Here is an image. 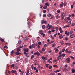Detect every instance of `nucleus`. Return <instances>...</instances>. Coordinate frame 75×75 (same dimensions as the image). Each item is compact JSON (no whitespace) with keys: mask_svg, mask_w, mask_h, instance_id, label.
Segmentation results:
<instances>
[{"mask_svg":"<svg viewBox=\"0 0 75 75\" xmlns=\"http://www.w3.org/2000/svg\"><path fill=\"white\" fill-rule=\"evenodd\" d=\"M61 16L62 18V19H61V20H64V17L65 16V14L64 13H61Z\"/></svg>","mask_w":75,"mask_h":75,"instance_id":"obj_1","label":"nucleus"},{"mask_svg":"<svg viewBox=\"0 0 75 75\" xmlns=\"http://www.w3.org/2000/svg\"><path fill=\"white\" fill-rule=\"evenodd\" d=\"M33 54L34 55H36L38 56H39V55H40V53L38 51L34 53Z\"/></svg>","mask_w":75,"mask_h":75,"instance_id":"obj_2","label":"nucleus"},{"mask_svg":"<svg viewBox=\"0 0 75 75\" xmlns=\"http://www.w3.org/2000/svg\"><path fill=\"white\" fill-rule=\"evenodd\" d=\"M66 61H67L68 63H69V62H71V59L69 58L68 57L66 59Z\"/></svg>","mask_w":75,"mask_h":75,"instance_id":"obj_3","label":"nucleus"},{"mask_svg":"<svg viewBox=\"0 0 75 75\" xmlns=\"http://www.w3.org/2000/svg\"><path fill=\"white\" fill-rule=\"evenodd\" d=\"M23 51L24 52H28V49L24 48L23 49Z\"/></svg>","mask_w":75,"mask_h":75,"instance_id":"obj_4","label":"nucleus"},{"mask_svg":"<svg viewBox=\"0 0 75 75\" xmlns=\"http://www.w3.org/2000/svg\"><path fill=\"white\" fill-rule=\"evenodd\" d=\"M62 70L64 72H67V71H68V70L65 68H63Z\"/></svg>","mask_w":75,"mask_h":75,"instance_id":"obj_5","label":"nucleus"},{"mask_svg":"<svg viewBox=\"0 0 75 75\" xmlns=\"http://www.w3.org/2000/svg\"><path fill=\"white\" fill-rule=\"evenodd\" d=\"M15 54H16V55H19L21 54V53L18 52H16L15 53Z\"/></svg>","mask_w":75,"mask_h":75,"instance_id":"obj_6","label":"nucleus"},{"mask_svg":"<svg viewBox=\"0 0 75 75\" xmlns=\"http://www.w3.org/2000/svg\"><path fill=\"white\" fill-rule=\"evenodd\" d=\"M29 71H30V69H28L26 72V75H29L30 73H29Z\"/></svg>","mask_w":75,"mask_h":75,"instance_id":"obj_7","label":"nucleus"},{"mask_svg":"<svg viewBox=\"0 0 75 75\" xmlns=\"http://www.w3.org/2000/svg\"><path fill=\"white\" fill-rule=\"evenodd\" d=\"M38 65L39 67L40 68H41V69L43 68V66H42V64H39Z\"/></svg>","mask_w":75,"mask_h":75,"instance_id":"obj_8","label":"nucleus"},{"mask_svg":"<svg viewBox=\"0 0 75 75\" xmlns=\"http://www.w3.org/2000/svg\"><path fill=\"white\" fill-rule=\"evenodd\" d=\"M64 45H69V46H70L71 45V43H66Z\"/></svg>","mask_w":75,"mask_h":75,"instance_id":"obj_9","label":"nucleus"},{"mask_svg":"<svg viewBox=\"0 0 75 75\" xmlns=\"http://www.w3.org/2000/svg\"><path fill=\"white\" fill-rule=\"evenodd\" d=\"M32 48H35V44L34 43L32 45Z\"/></svg>","mask_w":75,"mask_h":75,"instance_id":"obj_10","label":"nucleus"},{"mask_svg":"<svg viewBox=\"0 0 75 75\" xmlns=\"http://www.w3.org/2000/svg\"><path fill=\"white\" fill-rule=\"evenodd\" d=\"M59 37L60 39H61L63 38V36L62 35H60Z\"/></svg>","mask_w":75,"mask_h":75,"instance_id":"obj_11","label":"nucleus"},{"mask_svg":"<svg viewBox=\"0 0 75 75\" xmlns=\"http://www.w3.org/2000/svg\"><path fill=\"white\" fill-rule=\"evenodd\" d=\"M70 38H74V37H75V35L74 34L71 35L70 36Z\"/></svg>","mask_w":75,"mask_h":75,"instance_id":"obj_12","label":"nucleus"},{"mask_svg":"<svg viewBox=\"0 0 75 75\" xmlns=\"http://www.w3.org/2000/svg\"><path fill=\"white\" fill-rule=\"evenodd\" d=\"M45 6H50V5H49V4L48 2L46 3L45 4Z\"/></svg>","mask_w":75,"mask_h":75,"instance_id":"obj_13","label":"nucleus"},{"mask_svg":"<svg viewBox=\"0 0 75 75\" xmlns=\"http://www.w3.org/2000/svg\"><path fill=\"white\" fill-rule=\"evenodd\" d=\"M12 73H16L17 72L16 70H12L11 71Z\"/></svg>","mask_w":75,"mask_h":75,"instance_id":"obj_14","label":"nucleus"},{"mask_svg":"<svg viewBox=\"0 0 75 75\" xmlns=\"http://www.w3.org/2000/svg\"><path fill=\"white\" fill-rule=\"evenodd\" d=\"M60 43L61 45H63V44H64V42L63 41H61L60 42Z\"/></svg>","mask_w":75,"mask_h":75,"instance_id":"obj_15","label":"nucleus"},{"mask_svg":"<svg viewBox=\"0 0 75 75\" xmlns=\"http://www.w3.org/2000/svg\"><path fill=\"white\" fill-rule=\"evenodd\" d=\"M16 50H17V52H19V51H20V50H21L20 49H19V48H17Z\"/></svg>","mask_w":75,"mask_h":75,"instance_id":"obj_16","label":"nucleus"},{"mask_svg":"<svg viewBox=\"0 0 75 75\" xmlns=\"http://www.w3.org/2000/svg\"><path fill=\"white\" fill-rule=\"evenodd\" d=\"M66 55V54H64V53H63L62 54V57L63 58H64V57H65V56Z\"/></svg>","mask_w":75,"mask_h":75,"instance_id":"obj_17","label":"nucleus"},{"mask_svg":"<svg viewBox=\"0 0 75 75\" xmlns=\"http://www.w3.org/2000/svg\"><path fill=\"white\" fill-rule=\"evenodd\" d=\"M68 39H69V38L68 37H66L64 38V40L66 41H68Z\"/></svg>","mask_w":75,"mask_h":75,"instance_id":"obj_18","label":"nucleus"},{"mask_svg":"<svg viewBox=\"0 0 75 75\" xmlns=\"http://www.w3.org/2000/svg\"><path fill=\"white\" fill-rule=\"evenodd\" d=\"M44 20H43L41 21V24H44Z\"/></svg>","mask_w":75,"mask_h":75,"instance_id":"obj_19","label":"nucleus"},{"mask_svg":"<svg viewBox=\"0 0 75 75\" xmlns=\"http://www.w3.org/2000/svg\"><path fill=\"white\" fill-rule=\"evenodd\" d=\"M71 71L72 73H75V70L74 69H71Z\"/></svg>","mask_w":75,"mask_h":75,"instance_id":"obj_20","label":"nucleus"},{"mask_svg":"<svg viewBox=\"0 0 75 75\" xmlns=\"http://www.w3.org/2000/svg\"><path fill=\"white\" fill-rule=\"evenodd\" d=\"M60 7V8H62V7H63V4H60L59 5Z\"/></svg>","mask_w":75,"mask_h":75,"instance_id":"obj_21","label":"nucleus"},{"mask_svg":"<svg viewBox=\"0 0 75 75\" xmlns=\"http://www.w3.org/2000/svg\"><path fill=\"white\" fill-rule=\"evenodd\" d=\"M48 66H49V64H45V66L47 68H48Z\"/></svg>","mask_w":75,"mask_h":75,"instance_id":"obj_22","label":"nucleus"},{"mask_svg":"<svg viewBox=\"0 0 75 75\" xmlns=\"http://www.w3.org/2000/svg\"><path fill=\"white\" fill-rule=\"evenodd\" d=\"M51 14L50 13H48L47 14V16L48 17H51Z\"/></svg>","mask_w":75,"mask_h":75,"instance_id":"obj_23","label":"nucleus"},{"mask_svg":"<svg viewBox=\"0 0 75 75\" xmlns=\"http://www.w3.org/2000/svg\"><path fill=\"white\" fill-rule=\"evenodd\" d=\"M72 33H73V32L72 30H71L69 32V34H70V35H71V34H72Z\"/></svg>","mask_w":75,"mask_h":75,"instance_id":"obj_24","label":"nucleus"},{"mask_svg":"<svg viewBox=\"0 0 75 75\" xmlns=\"http://www.w3.org/2000/svg\"><path fill=\"white\" fill-rule=\"evenodd\" d=\"M59 71H60L59 70H57L56 71H54V72L57 73V72H59Z\"/></svg>","mask_w":75,"mask_h":75,"instance_id":"obj_25","label":"nucleus"},{"mask_svg":"<svg viewBox=\"0 0 75 75\" xmlns=\"http://www.w3.org/2000/svg\"><path fill=\"white\" fill-rule=\"evenodd\" d=\"M51 27H52V25H49L48 29H51Z\"/></svg>","mask_w":75,"mask_h":75,"instance_id":"obj_26","label":"nucleus"},{"mask_svg":"<svg viewBox=\"0 0 75 75\" xmlns=\"http://www.w3.org/2000/svg\"><path fill=\"white\" fill-rule=\"evenodd\" d=\"M0 40L2 42H4V40L3 39L1 38Z\"/></svg>","mask_w":75,"mask_h":75,"instance_id":"obj_27","label":"nucleus"},{"mask_svg":"<svg viewBox=\"0 0 75 75\" xmlns=\"http://www.w3.org/2000/svg\"><path fill=\"white\" fill-rule=\"evenodd\" d=\"M63 5H64V6H66V5H67V2H66V1L64 2Z\"/></svg>","mask_w":75,"mask_h":75,"instance_id":"obj_28","label":"nucleus"},{"mask_svg":"<svg viewBox=\"0 0 75 75\" xmlns=\"http://www.w3.org/2000/svg\"><path fill=\"white\" fill-rule=\"evenodd\" d=\"M52 47H55V44L54 43L52 44Z\"/></svg>","mask_w":75,"mask_h":75,"instance_id":"obj_29","label":"nucleus"},{"mask_svg":"<svg viewBox=\"0 0 75 75\" xmlns=\"http://www.w3.org/2000/svg\"><path fill=\"white\" fill-rule=\"evenodd\" d=\"M69 27V25H66L64 26V28H67V27Z\"/></svg>","mask_w":75,"mask_h":75,"instance_id":"obj_30","label":"nucleus"},{"mask_svg":"<svg viewBox=\"0 0 75 75\" xmlns=\"http://www.w3.org/2000/svg\"><path fill=\"white\" fill-rule=\"evenodd\" d=\"M59 17H60V16H58V15H57L56 16V18H57V19H58V18H59Z\"/></svg>","mask_w":75,"mask_h":75,"instance_id":"obj_31","label":"nucleus"},{"mask_svg":"<svg viewBox=\"0 0 75 75\" xmlns=\"http://www.w3.org/2000/svg\"><path fill=\"white\" fill-rule=\"evenodd\" d=\"M67 52L68 53V54H71V50L68 51Z\"/></svg>","mask_w":75,"mask_h":75,"instance_id":"obj_32","label":"nucleus"},{"mask_svg":"<svg viewBox=\"0 0 75 75\" xmlns=\"http://www.w3.org/2000/svg\"><path fill=\"white\" fill-rule=\"evenodd\" d=\"M69 57L71 58L72 59H74V57H73L72 56H70Z\"/></svg>","mask_w":75,"mask_h":75,"instance_id":"obj_33","label":"nucleus"},{"mask_svg":"<svg viewBox=\"0 0 75 75\" xmlns=\"http://www.w3.org/2000/svg\"><path fill=\"white\" fill-rule=\"evenodd\" d=\"M15 52L14 51V50H12L11 52V54H13Z\"/></svg>","mask_w":75,"mask_h":75,"instance_id":"obj_34","label":"nucleus"},{"mask_svg":"<svg viewBox=\"0 0 75 75\" xmlns=\"http://www.w3.org/2000/svg\"><path fill=\"white\" fill-rule=\"evenodd\" d=\"M21 41L19 40L18 42V44H21Z\"/></svg>","mask_w":75,"mask_h":75,"instance_id":"obj_35","label":"nucleus"},{"mask_svg":"<svg viewBox=\"0 0 75 75\" xmlns=\"http://www.w3.org/2000/svg\"><path fill=\"white\" fill-rule=\"evenodd\" d=\"M14 66H15V65H14V64H12L11 66V67L13 68V67H14Z\"/></svg>","mask_w":75,"mask_h":75,"instance_id":"obj_36","label":"nucleus"},{"mask_svg":"<svg viewBox=\"0 0 75 75\" xmlns=\"http://www.w3.org/2000/svg\"><path fill=\"white\" fill-rule=\"evenodd\" d=\"M43 8L44 9H47V6H45L43 7Z\"/></svg>","mask_w":75,"mask_h":75,"instance_id":"obj_37","label":"nucleus"},{"mask_svg":"<svg viewBox=\"0 0 75 75\" xmlns=\"http://www.w3.org/2000/svg\"><path fill=\"white\" fill-rule=\"evenodd\" d=\"M45 25H42V28L43 29H44V28H45Z\"/></svg>","mask_w":75,"mask_h":75,"instance_id":"obj_38","label":"nucleus"},{"mask_svg":"<svg viewBox=\"0 0 75 75\" xmlns=\"http://www.w3.org/2000/svg\"><path fill=\"white\" fill-rule=\"evenodd\" d=\"M75 25V23H72L71 26H74V25Z\"/></svg>","mask_w":75,"mask_h":75,"instance_id":"obj_39","label":"nucleus"},{"mask_svg":"<svg viewBox=\"0 0 75 75\" xmlns=\"http://www.w3.org/2000/svg\"><path fill=\"white\" fill-rule=\"evenodd\" d=\"M45 57H44V56H42V59L43 60H45Z\"/></svg>","mask_w":75,"mask_h":75,"instance_id":"obj_40","label":"nucleus"},{"mask_svg":"<svg viewBox=\"0 0 75 75\" xmlns=\"http://www.w3.org/2000/svg\"><path fill=\"white\" fill-rule=\"evenodd\" d=\"M56 23L57 24H58L59 23V20H57Z\"/></svg>","mask_w":75,"mask_h":75,"instance_id":"obj_41","label":"nucleus"},{"mask_svg":"<svg viewBox=\"0 0 75 75\" xmlns=\"http://www.w3.org/2000/svg\"><path fill=\"white\" fill-rule=\"evenodd\" d=\"M49 68L50 69H52V66H50Z\"/></svg>","mask_w":75,"mask_h":75,"instance_id":"obj_42","label":"nucleus"},{"mask_svg":"<svg viewBox=\"0 0 75 75\" xmlns=\"http://www.w3.org/2000/svg\"><path fill=\"white\" fill-rule=\"evenodd\" d=\"M34 55H32L31 57V59H33V58H34Z\"/></svg>","mask_w":75,"mask_h":75,"instance_id":"obj_43","label":"nucleus"},{"mask_svg":"<svg viewBox=\"0 0 75 75\" xmlns=\"http://www.w3.org/2000/svg\"><path fill=\"white\" fill-rule=\"evenodd\" d=\"M47 45L45 44L44 45V47L45 48V47H47Z\"/></svg>","mask_w":75,"mask_h":75,"instance_id":"obj_44","label":"nucleus"},{"mask_svg":"<svg viewBox=\"0 0 75 75\" xmlns=\"http://www.w3.org/2000/svg\"><path fill=\"white\" fill-rule=\"evenodd\" d=\"M47 11L46 10H44L43 11V12L44 13H46Z\"/></svg>","mask_w":75,"mask_h":75,"instance_id":"obj_45","label":"nucleus"},{"mask_svg":"<svg viewBox=\"0 0 75 75\" xmlns=\"http://www.w3.org/2000/svg\"><path fill=\"white\" fill-rule=\"evenodd\" d=\"M57 33L55 34L53 36L54 37H55L57 36Z\"/></svg>","mask_w":75,"mask_h":75,"instance_id":"obj_46","label":"nucleus"},{"mask_svg":"<svg viewBox=\"0 0 75 75\" xmlns=\"http://www.w3.org/2000/svg\"><path fill=\"white\" fill-rule=\"evenodd\" d=\"M42 51L43 52H44V51H45V49H44V48L42 49Z\"/></svg>","mask_w":75,"mask_h":75,"instance_id":"obj_47","label":"nucleus"},{"mask_svg":"<svg viewBox=\"0 0 75 75\" xmlns=\"http://www.w3.org/2000/svg\"><path fill=\"white\" fill-rule=\"evenodd\" d=\"M68 23H69V24H71V21L70 20V21H69Z\"/></svg>","mask_w":75,"mask_h":75,"instance_id":"obj_48","label":"nucleus"},{"mask_svg":"<svg viewBox=\"0 0 75 75\" xmlns=\"http://www.w3.org/2000/svg\"><path fill=\"white\" fill-rule=\"evenodd\" d=\"M4 48H6V49H7L8 48V47L7 46H4Z\"/></svg>","mask_w":75,"mask_h":75,"instance_id":"obj_49","label":"nucleus"},{"mask_svg":"<svg viewBox=\"0 0 75 75\" xmlns=\"http://www.w3.org/2000/svg\"><path fill=\"white\" fill-rule=\"evenodd\" d=\"M67 17L65 16V18H64V20L65 21H66V20H67Z\"/></svg>","mask_w":75,"mask_h":75,"instance_id":"obj_50","label":"nucleus"},{"mask_svg":"<svg viewBox=\"0 0 75 75\" xmlns=\"http://www.w3.org/2000/svg\"><path fill=\"white\" fill-rule=\"evenodd\" d=\"M57 13H60V10H58L57 11Z\"/></svg>","mask_w":75,"mask_h":75,"instance_id":"obj_51","label":"nucleus"},{"mask_svg":"<svg viewBox=\"0 0 75 75\" xmlns=\"http://www.w3.org/2000/svg\"><path fill=\"white\" fill-rule=\"evenodd\" d=\"M64 51H65V49L63 48L62 50V52H64Z\"/></svg>","mask_w":75,"mask_h":75,"instance_id":"obj_52","label":"nucleus"},{"mask_svg":"<svg viewBox=\"0 0 75 75\" xmlns=\"http://www.w3.org/2000/svg\"><path fill=\"white\" fill-rule=\"evenodd\" d=\"M38 44H39V45H41V42H38Z\"/></svg>","mask_w":75,"mask_h":75,"instance_id":"obj_53","label":"nucleus"},{"mask_svg":"<svg viewBox=\"0 0 75 75\" xmlns=\"http://www.w3.org/2000/svg\"><path fill=\"white\" fill-rule=\"evenodd\" d=\"M23 46H20L19 47H18V48L20 49V48H23Z\"/></svg>","mask_w":75,"mask_h":75,"instance_id":"obj_54","label":"nucleus"},{"mask_svg":"<svg viewBox=\"0 0 75 75\" xmlns=\"http://www.w3.org/2000/svg\"><path fill=\"white\" fill-rule=\"evenodd\" d=\"M19 71L20 72H21V73H23V72H22V71H21V70L20 69H19Z\"/></svg>","mask_w":75,"mask_h":75,"instance_id":"obj_55","label":"nucleus"},{"mask_svg":"<svg viewBox=\"0 0 75 75\" xmlns=\"http://www.w3.org/2000/svg\"><path fill=\"white\" fill-rule=\"evenodd\" d=\"M65 51L66 52H68V49H66L65 50Z\"/></svg>","mask_w":75,"mask_h":75,"instance_id":"obj_56","label":"nucleus"},{"mask_svg":"<svg viewBox=\"0 0 75 75\" xmlns=\"http://www.w3.org/2000/svg\"><path fill=\"white\" fill-rule=\"evenodd\" d=\"M58 51V50L57 49H56L55 51V52L57 53Z\"/></svg>","mask_w":75,"mask_h":75,"instance_id":"obj_57","label":"nucleus"},{"mask_svg":"<svg viewBox=\"0 0 75 75\" xmlns=\"http://www.w3.org/2000/svg\"><path fill=\"white\" fill-rule=\"evenodd\" d=\"M62 57V54L61 55H59L58 56V57H59V58H60V57Z\"/></svg>","mask_w":75,"mask_h":75,"instance_id":"obj_58","label":"nucleus"},{"mask_svg":"<svg viewBox=\"0 0 75 75\" xmlns=\"http://www.w3.org/2000/svg\"><path fill=\"white\" fill-rule=\"evenodd\" d=\"M39 52H40V53H41V54H43V52H42L41 50H40Z\"/></svg>","mask_w":75,"mask_h":75,"instance_id":"obj_59","label":"nucleus"},{"mask_svg":"<svg viewBox=\"0 0 75 75\" xmlns=\"http://www.w3.org/2000/svg\"><path fill=\"white\" fill-rule=\"evenodd\" d=\"M70 17H67V19L68 20H70Z\"/></svg>","mask_w":75,"mask_h":75,"instance_id":"obj_60","label":"nucleus"},{"mask_svg":"<svg viewBox=\"0 0 75 75\" xmlns=\"http://www.w3.org/2000/svg\"><path fill=\"white\" fill-rule=\"evenodd\" d=\"M53 67H55L57 68V67H58V66L57 65H53Z\"/></svg>","mask_w":75,"mask_h":75,"instance_id":"obj_61","label":"nucleus"},{"mask_svg":"<svg viewBox=\"0 0 75 75\" xmlns=\"http://www.w3.org/2000/svg\"><path fill=\"white\" fill-rule=\"evenodd\" d=\"M53 42H54V41H52V42H49V43H50V44H52V43H53Z\"/></svg>","mask_w":75,"mask_h":75,"instance_id":"obj_62","label":"nucleus"},{"mask_svg":"<svg viewBox=\"0 0 75 75\" xmlns=\"http://www.w3.org/2000/svg\"><path fill=\"white\" fill-rule=\"evenodd\" d=\"M59 31L61 30H62V28H61V27H60L59 29Z\"/></svg>","mask_w":75,"mask_h":75,"instance_id":"obj_63","label":"nucleus"},{"mask_svg":"<svg viewBox=\"0 0 75 75\" xmlns=\"http://www.w3.org/2000/svg\"><path fill=\"white\" fill-rule=\"evenodd\" d=\"M50 75H54V74L53 73H51L50 74Z\"/></svg>","mask_w":75,"mask_h":75,"instance_id":"obj_64","label":"nucleus"}]
</instances>
